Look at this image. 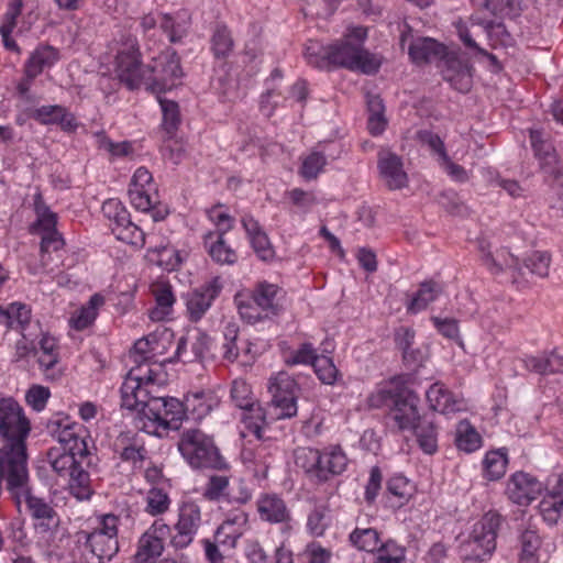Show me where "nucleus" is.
Listing matches in <instances>:
<instances>
[{
  "label": "nucleus",
  "instance_id": "f257e3e1",
  "mask_svg": "<svg viewBox=\"0 0 563 563\" xmlns=\"http://www.w3.org/2000/svg\"><path fill=\"white\" fill-rule=\"evenodd\" d=\"M135 371L129 372L121 386V400L122 407L139 411L141 429L145 432L162 437V432L180 428L187 410H192L198 418L210 412L212 397L203 391L187 395L183 404L155 394L152 371L144 375H136Z\"/></svg>",
  "mask_w": 563,
  "mask_h": 563
},
{
  "label": "nucleus",
  "instance_id": "f03ea898",
  "mask_svg": "<svg viewBox=\"0 0 563 563\" xmlns=\"http://www.w3.org/2000/svg\"><path fill=\"white\" fill-rule=\"evenodd\" d=\"M178 450L194 468L222 470L227 467L213 439L198 429H189L181 433Z\"/></svg>",
  "mask_w": 563,
  "mask_h": 563
},
{
  "label": "nucleus",
  "instance_id": "7ed1b4c3",
  "mask_svg": "<svg viewBox=\"0 0 563 563\" xmlns=\"http://www.w3.org/2000/svg\"><path fill=\"white\" fill-rule=\"evenodd\" d=\"M118 522L117 516L106 515L92 532L81 531L78 533V540H84L88 550V563H103L118 553Z\"/></svg>",
  "mask_w": 563,
  "mask_h": 563
},
{
  "label": "nucleus",
  "instance_id": "20e7f679",
  "mask_svg": "<svg viewBox=\"0 0 563 563\" xmlns=\"http://www.w3.org/2000/svg\"><path fill=\"white\" fill-rule=\"evenodd\" d=\"M501 517L496 512H487L474 525L470 539L462 545L464 563H482L496 549V538Z\"/></svg>",
  "mask_w": 563,
  "mask_h": 563
},
{
  "label": "nucleus",
  "instance_id": "39448f33",
  "mask_svg": "<svg viewBox=\"0 0 563 563\" xmlns=\"http://www.w3.org/2000/svg\"><path fill=\"white\" fill-rule=\"evenodd\" d=\"M328 58L330 66L361 70L365 74H373L379 67L372 54L365 51L361 44H353L349 38L330 45Z\"/></svg>",
  "mask_w": 563,
  "mask_h": 563
},
{
  "label": "nucleus",
  "instance_id": "423d86ee",
  "mask_svg": "<svg viewBox=\"0 0 563 563\" xmlns=\"http://www.w3.org/2000/svg\"><path fill=\"white\" fill-rule=\"evenodd\" d=\"M231 399L242 410L241 421L245 428L261 440L266 413L253 397L251 386L243 379H235L232 383Z\"/></svg>",
  "mask_w": 563,
  "mask_h": 563
},
{
  "label": "nucleus",
  "instance_id": "0eeeda50",
  "mask_svg": "<svg viewBox=\"0 0 563 563\" xmlns=\"http://www.w3.org/2000/svg\"><path fill=\"white\" fill-rule=\"evenodd\" d=\"M268 390L272 395L269 408L274 419H288L297 415L298 385L289 374L279 372L271 379Z\"/></svg>",
  "mask_w": 563,
  "mask_h": 563
},
{
  "label": "nucleus",
  "instance_id": "6e6552de",
  "mask_svg": "<svg viewBox=\"0 0 563 563\" xmlns=\"http://www.w3.org/2000/svg\"><path fill=\"white\" fill-rule=\"evenodd\" d=\"M31 431L30 420L13 398L0 399V437L3 443L26 444Z\"/></svg>",
  "mask_w": 563,
  "mask_h": 563
},
{
  "label": "nucleus",
  "instance_id": "1a4fd4ad",
  "mask_svg": "<svg viewBox=\"0 0 563 563\" xmlns=\"http://www.w3.org/2000/svg\"><path fill=\"white\" fill-rule=\"evenodd\" d=\"M115 71L120 81L129 89L145 87L147 65H143L140 60V51L135 38H129L122 44L117 55Z\"/></svg>",
  "mask_w": 563,
  "mask_h": 563
},
{
  "label": "nucleus",
  "instance_id": "9d476101",
  "mask_svg": "<svg viewBox=\"0 0 563 563\" xmlns=\"http://www.w3.org/2000/svg\"><path fill=\"white\" fill-rule=\"evenodd\" d=\"M202 525L200 507L194 501H184L178 507L177 521L173 526L169 545L175 550L188 548Z\"/></svg>",
  "mask_w": 563,
  "mask_h": 563
},
{
  "label": "nucleus",
  "instance_id": "9b49d317",
  "mask_svg": "<svg viewBox=\"0 0 563 563\" xmlns=\"http://www.w3.org/2000/svg\"><path fill=\"white\" fill-rule=\"evenodd\" d=\"M183 76L179 58L175 53L161 55L147 65L145 89L153 93H162L172 89L176 80Z\"/></svg>",
  "mask_w": 563,
  "mask_h": 563
},
{
  "label": "nucleus",
  "instance_id": "f8f14e48",
  "mask_svg": "<svg viewBox=\"0 0 563 563\" xmlns=\"http://www.w3.org/2000/svg\"><path fill=\"white\" fill-rule=\"evenodd\" d=\"M172 528L163 520L156 519L140 537L134 554L135 563H154L164 552L165 539L170 537Z\"/></svg>",
  "mask_w": 563,
  "mask_h": 563
},
{
  "label": "nucleus",
  "instance_id": "ddd939ff",
  "mask_svg": "<svg viewBox=\"0 0 563 563\" xmlns=\"http://www.w3.org/2000/svg\"><path fill=\"white\" fill-rule=\"evenodd\" d=\"M419 397L409 389H402L393 397V406L388 412L399 430H411L421 419L418 411Z\"/></svg>",
  "mask_w": 563,
  "mask_h": 563
},
{
  "label": "nucleus",
  "instance_id": "4468645a",
  "mask_svg": "<svg viewBox=\"0 0 563 563\" xmlns=\"http://www.w3.org/2000/svg\"><path fill=\"white\" fill-rule=\"evenodd\" d=\"M543 490V484L526 472L514 473L506 487V495L514 504L528 506L537 499Z\"/></svg>",
  "mask_w": 563,
  "mask_h": 563
},
{
  "label": "nucleus",
  "instance_id": "2eb2a0df",
  "mask_svg": "<svg viewBox=\"0 0 563 563\" xmlns=\"http://www.w3.org/2000/svg\"><path fill=\"white\" fill-rule=\"evenodd\" d=\"M222 285L218 277L200 286L187 295L186 307L190 321H199L210 309L213 300L221 292Z\"/></svg>",
  "mask_w": 563,
  "mask_h": 563
},
{
  "label": "nucleus",
  "instance_id": "dca6fc26",
  "mask_svg": "<svg viewBox=\"0 0 563 563\" xmlns=\"http://www.w3.org/2000/svg\"><path fill=\"white\" fill-rule=\"evenodd\" d=\"M377 167L382 180L390 190H398L408 186V175L404 168L401 157L397 154L390 151L379 152Z\"/></svg>",
  "mask_w": 563,
  "mask_h": 563
},
{
  "label": "nucleus",
  "instance_id": "f3484780",
  "mask_svg": "<svg viewBox=\"0 0 563 563\" xmlns=\"http://www.w3.org/2000/svg\"><path fill=\"white\" fill-rule=\"evenodd\" d=\"M484 265L492 274H500L505 271L520 272L519 260L506 249L493 250L492 244L485 240L478 242Z\"/></svg>",
  "mask_w": 563,
  "mask_h": 563
},
{
  "label": "nucleus",
  "instance_id": "a211bd4d",
  "mask_svg": "<svg viewBox=\"0 0 563 563\" xmlns=\"http://www.w3.org/2000/svg\"><path fill=\"white\" fill-rule=\"evenodd\" d=\"M246 522L247 517L243 512L235 515L233 518H228L217 528L213 534V541L220 545L223 551L231 554L244 533Z\"/></svg>",
  "mask_w": 563,
  "mask_h": 563
},
{
  "label": "nucleus",
  "instance_id": "6ab92c4d",
  "mask_svg": "<svg viewBox=\"0 0 563 563\" xmlns=\"http://www.w3.org/2000/svg\"><path fill=\"white\" fill-rule=\"evenodd\" d=\"M408 54L417 65L444 60L448 56L446 47L431 37H417L411 41Z\"/></svg>",
  "mask_w": 563,
  "mask_h": 563
},
{
  "label": "nucleus",
  "instance_id": "aec40b11",
  "mask_svg": "<svg viewBox=\"0 0 563 563\" xmlns=\"http://www.w3.org/2000/svg\"><path fill=\"white\" fill-rule=\"evenodd\" d=\"M443 79L457 91L467 92L472 87L471 67L454 56H446L442 66Z\"/></svg>",
  "mask_w": 563,
  "mask_h": 563
},
{
  "label": "nucleus",
  "instance_id": "412c9836",
  "mask_svg": "<svg viewBox=\"0 0 563 563\" xmlns=\"http://www.w3.org/2000/svg\"><path fill=\"white\" fill-rule=\"evenodd\" d=\"M22 497L25 498L31 516L36 520H41L36 526L37 529L42 532H48L58 528L59 518L57 512L44 499L31 495L30 485L27 486V493L23 494Z\"/></svg>",
  "mask_w": 563,
  "mask_h": 563
},
{
  "label": "nucleus",
  "instance_id": "4be33fe9",
  "mask_svg": "<svg viewBox=\"0 0 563 563\" xmlns=\"http://www.w3.org/2000/svg\"><path fill=\"white\" fill-rule=\"evenodd\" d=\"M347 463L349 459L340 445L324 448L321 451L319 484L342 474L346 470Z\"/></svg>",
  "mask_w": 563,
  "mask_h": 563
},
{
  "label": "nucleus",
  "instance_id": "5701e85b",
  "mask_svg": "<svg viewBox=\"0 0 563 563\" xmlns=\"http://www.w3.org/2000/svg\"><path fill=\"white\" fill-rule=\"evenodd\" d=\"M283 290L273 284L262 283L253 291L252 302L261 309L264 317H273L283 309Z\"/></svg>",
  "mask_w": 563,
  "mask_h": 563
},
{
  "label": "nucleus",
  "instance_id": "b1692460",
  "mask_svg": "<svg viewBox=\"0 0 563 563\" xmlns=\"http://www.w3.org/2000/svg\"><path fill=\"white\" fill-rule=\"evenodd\" d=\"M531 145L536 156L542 155V147H545V162L543 163V172L554 178L563 175V168L556 157L553 146L544 139L539 130H530Z\"/></svg>",
  "mask_w": 563,
  "mask_h": 563
},
{
  "label": "nucleus",
  "instance_id": "393cba45",
  "mask_svg": "<svg viewBox=\"0 0 563 563\" xmlns=\"http://www.w3.org/2000/svg\"><path fill=\"white\" fill-rule=\"evenodd\" d=\"M242 224L257 256L263 261L272 258L274 256L273 247L258 222L253 217L245 216L242 218Z\"/></svg>",
  "mask_w": 563,
  "mask_h": 563
},
{
  "label": "nucleus",
  "instance_id": "a878e982",
  "mask_svg": "<svg viewBox=\"0 0 563 563\" xmlns=\"http://www.w3.org/2000/svg\"><path fill=\"white\" fill-rule=\"evenodd\" d=\"M427 400L430 408L448 415L461 410V404L453 398L451 391L441 383H434L427 390Z\"/></svg>",
  "mask_w": 563,
  "mask_h": 563
},
{
  "label": "nucleus",
  "instance_id": "bb28decb",
  "mask_svg": "<svg viewBox=\"0 0 563 563\" xmlns=\"http://www.w3.org/2000/svg\"><path fill=\"white\" fill-rule=\"evenodd\" d=\"M57 59L58 53L54 47L40 46L26 60L24 74L29 79H34L44 70V68L53 66Z\"/></svg>",
  "mask_w": 563,
  "mask_h": 563
},
{
  "label": "nucleus",
  "instance_id": "cd10ccee",
  "mask_svg": "<svg viewBox=\"0 0 563 563\" xmlns=\"http://www.w3.org/2000/svg\"><path fill=\"white\" fill-rule=\"evenodd\" d=\"M257 510L263 520L274 523L284 522L289 518L284 500L276 495L263 496L257 503Z\"/></svg>",
  "mask_w": 563,
  "mask_h": 563
},
{
  "label": "nucleus",
  "instance_id": "c85d7f7f",
  "mask_svg": "<svg viewBox=\"0 0 563 563\" xmlns=\"http://www.w3.org/2000/svg\"><path fill=\"white\" fill-rule=\"evenodd\" d=\"M76 455H78L76 451H69L65 446H54L47 451L46 462L58 476L67 477L78 463Z\"/></svg>",
  "mask_w": 563,
  "mask_h": 563
},
{
  "label": "nucleus",
  "instance_id": "c756f323",
  "mask_svg": "<svg viewBox=\"0 0 563 563\" xmlns=\"http://www.w3.org/2000/svg\"><path fill=\"white\" fill-rule=\"evenodd\" d=\"M146 258L150 263L155 264L167 272L177 269L183 261L180 253L170 245L150 247L147 250Z\"/></svg>",
  "mask_w": 563,
  "mask_h": 563
},
{
  "label": "nucleus",
  "instance_id": "7c9ffc66",
  "mask_svg": "<svg viewBox=\"0 0 563 563\" xmlns=\"http://www.w3.org/2000/svg\"><path fill=\"white\" fill-rule=\"evenodd\" d=\"M190 19L186 13L178 12L176 15L169 13L161 14L159 26L173 43L180 42L187 34Z\"/></svg>",
  "mask_w": 563,
  "mask_h": 563
},
{
  "label": "nucleus",
  "instance_id": "2f4dec72",
  "mask_svg": "<svg viewBox=\"0 0 563 563\" xmlns=\"http://www.w3.org/2000/svg\"><path fill=\"white\" fill-rule=\"evenodd\" d=\"M321 451L312 448L295 450V464L301 468L310 481L319 484Z\"/></svg>",
  "mask_w": 563,
  "mask_h": 563
},
{
  "label": "nucleus",
  "instance_id": "473e14b6",
  "mask_svg": "<svg viewBox=\"0 0 563 563\" xmlns=\"http://www.w3.org/2000/svg\"><path fill=\"white\" fill-rule=\"evenodd\" d=\"M205 244L212 260L219 264H233L238 260L236 253L229 247L222 234L209 232L205 236Z\"/></svg>",
  "mask_w": 563,
  "mask_h": 563
},
{
  "label": "nucleus",
  "instance_id": "72a5a7b5",
  "mask_svg": "<svg viewBox=\"0 0 563 563\" xmlns=\"http://www.w3.org/2000/svg\"><path fill=\"white\" fill-rule=\"evenodd\" d=\"M104 303V298L95 294L90 297L88 303L75 311L69 319V324L76 330H84L92 324L98 314V309Z\"/></svg>",
  "mask_w": 563,
  "mask_h": 563
},
{
  "label": "nucleus",
  "instance_id": "f704fd0d",
  "mask_svg": "<svg viewBox=\"0 0 563 563\" xmlns=\"http://www.w3.org/2000/svg\"><path fill=\"white\" fill-rule=\"evenodd\" d=\"M350 540L358 550L366 552L379 551L382 553L389 547L388 543L380 542L378 531L373 528L355 529L350 534Z\"/></svg>",
  "mask_w": 563,
  "mask_h": 563
},
{
  "label": "nucleus",
  "instance_id": "c9c22d12",
  "mask_svg": "<svg viewBox=\"0 0 563 563\" xmlns=\"http://www.w3.org/2000/svg\"><path fill=\"white\" fill-rule=\"evenodd\" d=\"M153 294L156 300V307L151 311L153 320H162L170 313L175 303V297L170 285L166 283H157L153 286Z\"/></svg>",
  "mask_w": 563,
  "mask_h": 563
},
{
  "label": "nucleus",
  "instance_id": "e433bc0d",
  "mask_svg": "<svg viewBox=\"0 0 563 563\" xmlns=\"http://www.w3.org/2000/svg\"><path fill=\"white\" fill-rule=\"evenodd\" d=\"M413 431L419 446L428 454H432L437 451L438 448V439H437V430L433 424V421L428 420L427 418H421L415 426Z\"/></svg>",
  "mask_w": 563,
  "mask_h": 563
},
{
  "label": "nucleus",
  "instance_id": "4c0bfd02",
  "mask_svg": "<svg viewBox=\"0 0 563 563\" xmlns=\"http://www.w3.org/2000/svg\"><path fill=\"white\" fill-rule=\"evenodd\" d=\"M441 292V287L434 282H424L420 285L419 290L408 305V311L417 313L428 307V305L437 299Z\"/></svg>",
  "mask_w": 563,
  "mask_h": 563
},
{
  "label": "nucleus",
  "instance_id": "58836bf2",
  "mask_svg": "<svg viewBox=\"0 0 563 563\" xmlns=\"http://www.w3.org/2000/svg\"><path fill=\"white\" fill-rule=\"evenodd\" d=\"M64 246V239L55 230L44 232L41 241V266L43 272L51 274L54 272L53 267H48L52 253H57Z\"/></svg>",
  "mask_w": 563,
  "mask_h": 563
},
{
  "label": "nucleus",
  "instance_id": "ea45409f",
  "mask_svg": "<svg viewBox=\"0 0 563 563\" xmlns=\"http://www.w3.org/2000/svg\"><path fill=\"white\" fill-rule=\"evenodd\" d=\"M455 442L460 450L471 453L481 448L482 439L470 422L463 420L457 426Z\"/></svg>",
  "mask_w": 563,
  "mask_h": 563
},
{
  "label": "nucleus",
  "instance_id": "a19ab883",
  "mask_svg": "<svg viewBox=\"0 0 563 563\" xmlns=\"http://www.w3.org/2000/svg\"><path fill=\"white\" fill-rule=\"evenodd\" d=\"M479 4L492 15L501 19H512L517 16L521 10L520 0H479Z\"/></svg>",
  "mask_w": 563,
  "mask_h": 563
},
{
  "label": "nucleus",
  "instance_id": "79ce46f5",
  "mask_svg": "<svg viewBox=\"0 0 563 563\" xmlns=\"http://www.w3.org/2000/svg\"><path fill=\"white\" fill-rule=\"evenodd\" d=\"M507 463V455L500 450L488 452L483 462L484 476L489 481L499 479L506 472Z\"/></svg>",
  "mask_w": 563,
  "mask_h": 563
},
{
  "label": "nucleus",
  "instance_id": "37998d69",
  "mask_svg": "<svg viewBox=\"0 0 563 563\" xmlns=\"http://www.w3.org/2000/svg\"><path fill=\"white\" fill-rule=\"evenodd\" d=\"M5 324L11 329L23 330L31 319L30 309L22 303L14 302L7 310L0 309Z\"/></svg>",
  "mask_w": 563,
  "mask_h": 563
},
{
  "label": "nucleus",
  "instance_id": "c03bdc74",
  "mask_svg": "<svg viewBox=\"0 0 563 563\" xmlns=\"http://www.w3.org/2000/svg\"><path fill=\"white\" fill-rule=\"evenodd\" d=\"M34 210L37 216L36 225L43 233L56 230L57 214L44 202L40 192L34 196Z\"/></svg>",
  "mask_w": 563,
  "mask_h": 563
},
{
  "label": "nucleus",
  "instance_id": "a18cd8bd",
  "mask_svg": "<svg viewBox=\"0 0 563 563\" xmlns=\"http://www.w3.org/2000/svg\"><path fill=\"white\" fill-rule=\"evenodd\" d=\"M102 213L110 221L112 233L115 228H121L130 219V214L124 206L117 199H109L102 205Z\"/></svg>",
  "mask_w": 563,
  "mask_h": 563
},
{
  "label": "nucleus",
  "instance_id": "49530a36",
  "mask_svg": "<svg viewBox=\"0 0 563 563\" xmlns=\"http://www.w3.org/2000/svg\"><path fill=\"white\" fill-rule=\"evenodd\" d=\"M539 510L548 523L554 525L563 515V498L548 493L540 501Z\"/></svg>",
  "mask_w": 563,
  "mask_h": 563
},
{
  "label": "nucleus",
  "instance_id": "de8ad7c7",
  "mask_svg": "<svg viewBox=\"0 0 563 563\" xmlns=\"http://www.w3.org/2000/svg\"><path fill=\"white\" fill-rule=\"evenodd\" d=\"M521 553L520 561L522 563H537V552L540 548V537L534 530L528 529L520 537Z\"/></svg>",
  "mask_w": 563,
  "mask_h": 563
},
{
  "label": "nucleus",
  "instance_id": "09e8293b",
  "mask_svg": "<svg viewBox=\"0 0 563 563\" xmlns=\"http://www.w3.org/2000/svg\"><path fill=\"white\" fill-rule=\"evenodd\" d=\"M67 477H69L70 487L75 492L77 498L84 499L90 496L89 474L79 466V463L73 467Z\"/></svg>",
  "mask_w": 563,
  "mask_h": 563
},
{
  "label": "nucleus",
  "instance_id": "8fccbe9b",
  "mask_svg": "<svg viewBox=\"0 0 563 563\" xmlns=\"http://www.w3.org/2000/svg\"><path fill=\"white\" fill-rule=\"evenodd\" d=\"M325 164V156L321 152L313 151L302 159L300 175L307 180L316 179Z\"/></svg>",
  "mask_w": 563,
  "mask_h": 563
},
{
  "label": "nucleus",
  "instance_id": "3c124183",
  "mask_svg": "<svg viewBox=\"0 0 563 563\" xmlns=\"http://www.w3.org/2000/svg\"><path fill=\"white\" fill-rule=\"evenodd\" d=\"M113 234L118 240L135 247H143L145 244L144 232L130 219L121 228H115Z\"/></svg>",
  "mask_w": 563,
  "mask_h": 563
},
{
  "label": "nucleus",
  "instance_id": "603ef678",
  "mask_svg": "<svg viewBox=\"0 0 563 563\" xmlns=\"http://www.w3.org/2000/svg\"><path fill=\"white\" fill-rule=\"evenodd\" d=\"M170 499L163 489L152 488L146 496L145 511L151 516H159L169 509Z\"/></svg>",
  "mask_w": 563,
  "mask_h": 563
},
{
  "label": "nucleus",
  "instance_id": "864d4df0",
  "mask_svg": "<svg viewBox=\"0 0 563 563\" xmlns=\"http://www.w3.org/2000/svg\"><path fill=\"white\" fill-rule=\"evenodd\" d=\"M329 51L330 45L323 46L316 41H310L306 46L305 57L310 65L318 68H327L330 66Z\"/></svg>",
  "mask_w": 563,
  "mask_h": 563
},
{
  "label": "nucleus",
  "instance_id": "5fc2aeb1",
  "mask_svg": "<svg viewBox=\"0 0 563 563\" xmlns=\"http://www.w3.org/2000/svg\"><path fill=\"white\" fill-rule=\"evenodd\" d=\"M162 112H163V128L168 133L172 134L177 130L180 123L179 108L178 104L168 99H158Z\"/></svg>",
  "mask_w": 563,
  "mask_h": 563
},
{
  "label": "nucleus",
  "instance_id": "6e6d98bb",
  "mask_svg": "<svg viewBox=\"0 0 563 563\" xmlns=\"http://www.w3.org/2000/svg\"><path fill=\"white\" fill-rule=\"evenodd\" d=\"M312 366L322 383L332 385L336 382L339 371L331 357L319 355V357L314 360Z\"/></svg>",
  "mask_w": 563,
  "mask_h": 563
},
{
  "label": "nucleus",
  "instance_id": "4d7b16f0",
  "mask_svg": "<svg viewBox=\"0 0 563 563\" xmlns=\"http://www.w3.org/2000/svg\"><path fill=\"white\" fill-rule=\"evenodd\" d=\"M224 341L222 343V357L229 362H234L239 356V346L236 340L239 328L234 323H229L223 332Z\"/></svg>",
  "mask_w": 563,
  "mask_h": 563
},
{
  "label": "nucleus",
  "instance_id": "13d9d810",
  "mask_svg": "<svg viewBox=\"0 0 563 563\" xmlns=\"http://www.w3.org/2000/svg\"><path fill=\"white\" fill-rule=\"evenodd\" d=\"M212 51L216 57H227L233 47L230 32L224 26H219L211 38Z\"/></svg>",
  "mask_w": 563,
  "mask_h": 563
},
{
  "label": "nucleus",
  "instance_id": "bf43d9fd",
  "mask_svg": "<svg viewBox=\"0 0 563 563\" xmlns=\"http://www.w3.org/2000/svg\"><path fill=\"white\" fill-rule=\"evenodd\" d=\"M229 477L225 475H212L205 487L203 496L209 500H219L227 497Z\"/></svg>",
  "mask_w": 563,
  "mask_h": 563
},
{
  "label": "nucleus",
  "instance_id": "052dcab7",
  "mask_svg": "<svg viewBox=\"0 0 563 563\" xmlns=\"http://www.w3.org/2000/svg\"><path fill=\"white\" fill-rule=\"evenodd\" d=\"M153 343H155V340H151L150 336L142 338L134 343L131 357L139 367L142 363L147 362L155 356V347L153 346Z\"/></svg>",
  "mask_w": 563,
  "mask_h": 563
},
{
  "label": "nucleus",
  "instance_id": "680f3d73",
  "mask_svg": "<svg viewBox=\"0 0 563 563\" xmlns=\"http://www.w3.org/2000/svg\"><path fill=\"white\" fill-rule=\"evenodd\" d=\"M550 261L551 258L548 253L537 251L525 261V266L531 273L544 277L549 273Z\"/></svg>",
  "mask_w": 563,
  "mask_h": 563
},
{
  "label": "nucleus",
  "instance_id": "e2e57ef3",
  "mask_svg": "<svg viewBox=\"0 0 563 563\" xmlns=\"http://www.w3.org/2000/svg\"><path fill=\"white\" fill-rule=\"evenodd\" d=\"M59 446H65L69 451H76L79 456H86L88 454V446L85 439L79 438L70 430H64L59 437Z\"/></svg>",
  "mask_w": 563,
  "mask_h": 563
},
{
  "label": "nucleus",
  "instance_id": "0e129e2a",
  "mask_svg": "<svg viewBox=\"0 0 563 563\" xmlns=\"http://www.w3.org/2000/svg\"><path fill=\"white\" fill-rule=\"evenodd\" d=\"M209 339L206 334L197 333L192 339L189 338L190 354L184 362H195L201 360L208 351Z\"/></svg>",
  "mask_w": 563,
  "mask_h": 563
},
{
  "label": "nucleus",
  "instance_id": "69168bd1",
  "mask_svg": "<svg viewBox=\"0 0 563 563\" xmlns=\"http://www.w3.org/2000/svg\"><path fill=\"white\" fill-rule=\"evenodd\" d=\"M387 490L391 495L407 500L411 496L412 486L405 476L396 475L387 482Z\"/></svg>",
  "mask_w": 563,
  "mask_h": 563
},
{
  "label": "nucleus",
  "instance_id": "338daca9",
  "mask_svg": "<svg viewBox=\"0 0 563 563\" xmlns=\"http://www.w3.org/2000/svg\"><path fill=\"white\" fill-rule=\"evenodd\" d=\"M49 389L43 386H32L25 396L26 402L36 411H41L44 409L48 398H49Z\"/></svg>",
  "mask_w": 563,
  "mask_h": 563
},
{
  "label": "nucleus",
  "instance_id": "774afa93",
  "mask_svg": "<svg viewBox=\"0 0 563 563\" xmlns=\"http://www.w3.org/2000/svg\"><path fill=\"white\" fill-rule=\"evenodd\" d=\"M62 106H42L34 110L33 119L41 124H57L59 114L62 112Z\"/></svg>",
  "mask_w": 563,
  "mask_h": 563
}]
</instances>
